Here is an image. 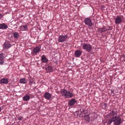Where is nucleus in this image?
I'll return each instance as SVG.
<instances>
[{
    "instance_id": "nucleus-1",
    "label": "nucleus",
    "mask_w": 125,
    "mask_h": 125,
    "mask_svg": "<svg viewBox=\"0 0 125 125\" xmlns=\"http://www.w3.org/2000/svg\"><path fill=\"white\" fill-rule=\"evenodd\" d=\"M117 112L116 110H113L106 116L107 119L108 120L107 125H110L113 122L115 125H119L121 123V119L119 117H117Z\"/></svg>"
},
{
    "instance_id": "nucleus-2",
    "label": "nucleus",
    "mask_w": 125,
    "mask_h": 125,
    "mask_svg": "<svg viewBox=\"0 0 125 125\" xmlns=\"http://www.w3.org/2000/svg\"><path fill=\"white\" fill-rule=\"evenodd\" d=\"M80 113H79V115L80 117H84L85 119L89 121L90 120V117L89 115H88L85 114L87 111L86 110H84L83 109H80Z\"/></svg>"
},
{
    "instance_id": "nucleus-3",
    "label": "nucleus",
    "mask_w": 125,
    "mask_h": 125,
    "mask_svg": "<svg viewBox=\"0 0 125 125\" xmlns=\"http://www.w3.org/2000/svg\"><path fill=\"white\" fill-rule=\"evenodd\" d=\"M67 37L68 36L67 35H61L59 37L58 41L59 42H63L66 41Z\"/></svg>"
},
{
    "instance_id": "nucleus-4",
    "label": "nucleus",
    "mask_w": 125,
    "mask_h": 125,
    "mask_svg": "<svg viewBox=\"0 0 125 125\" xmlns=\"http://www.w3.org/2000/svg\"><path fill=\"white\" fill-rule=\"evenodd\" d=\"M83 49L86 51L90 52L92 50L91 46L90 44H84L83 46Z\"/></svg>"
},
{
    "instance_id": "nucleus-5",
    "label": "nucleus",
    "mask_w": 125,
    "mask_h": 125,
    "mask_svg": "<svg viewBox=\"0 0 125 125\" xmlns=\"http://www.w3.org/2000/svg\"><path fill=\"white\" fill-rule=\"evenodd\" d=\"M85 24L89 26H91L92 25V23L90 18H86L84 20Z\"/></svg>"
},
{
    "instance_id": "nucleus-6",
    "label": "nucleus",
    "mask_w": 125,
    "mask_h": 125,
    "mask_svg": "<svg viewBox=\"0 0 125 125\" xmlns=\"http://www.w3.org/2000/svg\"><path fill=\"white\" fill-rule=\"evenodd\" d=\"M41 47L39 46L35 47L33 50V52L35 54L39 53L41 51Z\"/></svg>"
},
{
    "instance_id": "nucleus-7",
    "label": "nucleus",
    "mask_w": 125,
    "mask_h": 125,
    "mask_svg": "<svg viewBox=\"0 0 125 125\" xmlns=\"http://www.w3.org/2000/svg\"><path fill=\"white\" fill-rule=\"evenodd\" d=\"M122 22V20L121 18L118 16H117L115 19V23L116 24H120Z\"/></svg>"
},
{
    "instance_id": "nucleus-8",
    "label": "nucleus",
    "mask_w": 125,
    "mask_h": 125,
    "mask_svg": "<svg viewBox=\"0 0 125 125\" xmlns=\"http://www.w3.org/2000/svg\"><path fill=\"white\" fill-rule=\"evenodd\" d=\"M76 102L77 101L75 99H72L69 101L68 104L70 106H71Z\"/></svg>"
},
{
    "instance_id": "nucleus-9",
    "label": "nucleus",
    "mask_w": 125,
    "mask_h": 125,
    "mask_svg": "<svg viewBox=\"0 0 125 125\" xmlns=\"http://www.w3.org/2000/svg\"><path fill=\"white\" fill-rule=\"evenodd\" d=\"M5 57L4 56L3 53L0 54V64H2L4 62V59Z\"/></svg>"
},
{
    "instance_id": "nucleus-10",
    "label": "nucleus",
    "mask_w": 125,
    "mask_h": 125,
    "mask_svg": "<svg viewBox=\"0 0 125 125\" xmlns=\"http://www.w3.org/2000/svg\"><path fill=\"white\" fill-rule=\"evenodd\" d=\"M106 28L105 26H103L102 28H100L97 30L98 32L102 33L103 32H105L107 31Z\"/></svg>"
},
{
    "instance_id": "nucleus-11",
    "label": "nucleus",
    "mask_w": 125,
    "mask_h": 125,
    "mask_svg": "<svg viewBox=\"0 0 125 125\" xmlns=\"http://www.w3.org/2000/svg\"><path fill=\"white\" fill-rule=\"evenodd\" d=\"M73 95L72 93L69 91H67L65 97L66 98H70L72 97Z\"/></svg>"
},
{
    "instance_id": "nucleus-12",
    "label": "nucleus",
    "mask_w": 125,
    "mask_h": 125,
    "mask_svg": "<svg viewBox=\"0 0 125 125\" xmlns=\"http://www.w3.org/2000/svg\"><path fill=\"white\" fill-rule=\"evenodd\" d=\"M42 61L43 62L46 63L48 61V60L47 59L45 55H43L42 57Z\"/></svg>"
},
{
    "instance_id": "nucleus-13",
    "label": "nucleus",
    "mask_w": 125,
    "mask_h": 125,
    "mask_svg": "<svg viewBox=\"0 0 125 125\" xmlns=\"http://www.w3.org/2000/svg\"><path fill=\"white\" fill-rule=\"evenodd\" d=\"M8 28V26L4 23L0 24V29H6Z\"/></svg>"
},
{
    "instance_id": "nucleus-14",
    "label": "nucleus",
    "mask_w": 125,
    "mask_h": 125,
    "mask_svg": "<svg viewBox=\"0 0 125 125\" xmlns=\"http://www.w3.org/2000/svg\"><path fill=\"white\" fill-rule=\"evenodd\" d=\"M0 82L1 83L6 84L8 83V80L7 78H2L0 80Z\"/></svg>"
},
{
    "instance_id": "nucleus-15",
    "label": "nucleus",
    "mask_w": 125,
    "mask_h": 125,
    "mask_svg": "<svg viewBox=\"0 0 125 125\" xmlns=\"http://www.w3.org/2000/svg\"><path fill=\"white\" fill-rule=\"evenodd\" d=\"M51 96V94L48 93L46 92L45 94L44 97L46 99H49L50 98Z\"/></svg>"
},
{
    "instance_id": "nucleus-16",
    "label": "nucleus",
    "mask_w": 125,
    "mask_h": 125,
    "mask_svg": "<svg viewBox=\"0 0 125 125\" xmlns=\"http://www.w3.org/2000/svg\"><path fill=\"white\" fill-rule=\"evenodd\" d=\"M21 30L22 31H26L27 30V27L26 25L21 26L20 27Z\"/></svg>"
},
{
    "instance_id": "nucleus-17",
    "label": "nucleus",
    "mask_w": 125,
    "mask_h": 125,
    "mask_svg": "<svg viewBox=\"0 0 125 125\" xmlns=\"http://www.w3.org/2000/svg\"><path fill=\"white\" fill-rule=\"evenodd\" d=\"M21 83L25 84L27 83V80L24 78L21 79L19 81Z\"/></svg>"
},
{
    "instance_id": "nucleus-18",
    "label": "nucleus",
    "mask_w": 125,
    "mask_h": 125,
    "mask_svg": "<svg viewBox=\"0 0 125 125\" xmlns=\"http://www.w3.org/2000/svg\"><path fill=\"white\" fill-rule=\"evenodd\" d=\"M23 99L24 101H29L30 99V97L29 95H26L23 97Z\"/></svg>"
},
{
    "instance_id": "nucleus-19",
    "label": "nucleus",
    "mask_w": 125,
    "mask_h": 125,
    "mask_svg": "<svg viewBox=\"0 0 125 125\" xmlns=\"http://www.w3.org/2000/svg\"><path fill=\"white\" fill-rule=\"evenodd\" d=\"M4 47L6 49H8L11 47L10 44L9 43H4L3 45Z\"/></svg>"
},
{
    "instance_id": "nucleus-20",
    "label": "nucleus",
    "mask_w": 125,
    "mask_h": 125,
    "mask_svg": "<svg viewBox=\"0 0 125 125\" xmlns=\"http://www.w3.org/2000/svg\"><path fill=\"white\" fill-rule=\"evenodd\" d=\"M46 69L48 70L49 72H52L53 71L52 67L50 66H49L48 67H46Z\"/></svg>"
},
{
    "instance_id": "nucleus-21",
    "label": "nucleus",
    "mask_w": 125,
    "mask_h": 125,
    "mask_svg": "<svg viewBox=\"0 0 125 125\" xmlns=\"http://www.w3.org/2000/svg\"><path fill=\"white\" fill-rule=\"evenodd\" d=\"M19 36V34L18 32H15L13 34V36L15 38L17 39Z\"/></svg>"
},
{
    "instance_id": "nucleus-22",
    "label": "nucleus",
    "mask_w": 125,
    "mask_h": 125,
    "mask_svg": "<svg viewBox=\"0 0 125 125\" xmlns=\"http://www.w3.org/2000/svg\"><path fill=\"white\" fill-rule=\"evenodd\" d=\"M67 91V90H63L61 91V93L63 95L65 96Z\"/></svg>"
},
{
    "instance_id": "nucleus-23",
    "label": "nucleus",
    "mask_w": 125,
    "mask_h": 125,
    "mask_svg": "<svg viewBox=\"0 0 125 125\" xmlns=\"http://www.w3.org/2000/svg\"><path fill=\"white\" fill-rule=\"evenodd\" d=\"M107 31L108 30H111L112 29V27L110 26H107L106 27Z\"/></svg>"
},
{
    "instance_id": "nucleus-24",
    "label": "nucleus",
    "mask_w": 125,
    "mask_h": 125,
    "mask_svg": "<svg viewBox=\"0 0 125 125\" xmlns=\"http://www.w3.org/2000/svg\"><path fill=\"white\" fill-rule=\"evenodd\" d=\"M75 56L76 57H78V50H77L75 52Z\"/></svg>"
},
{
    "instance_id": "nucleus-25",
    "label": "nucleus",
    "mask_w": 125,
    "mask_h": 125,
    "mask_svg": "<svg viewBox=\"0 0 125 125\" xmlns=\"http://www.w3.org/2000/svg\"><path fill=\"white\" fill-rule=\"evenodd\" d=\"M107 104L106 103H104L103 105V107L104 108H105L107 107Z\"/></svg>"
},
{
    "instance_id": "nucleus-26",
    "label": "nucleus",
    "mask_w": 125,
    "mask_h": 125,
    "mask_svg": "<svg viewBox=\"0 0 125 125\" xmlns=\"http://www.w3.org/2000/svg\"><path fill=\"white\" fill-rule=\"evenodd\" d=\"M22 117L21 116V117H19L18 118V119L19 120H22Z\"/></svg>"
},
{
    "instance_id": "nucleus-27",
    "label": "nucleus",
    "mask_w": 125,
    "mask_h": 125,
    "mask_svg": "<svg viewBox=\"0 0 125 125\" xmlns=\"http://www.w3.org/2000/svg\"><path fill=\"white\" fill-rule=\"evenodd\" d=\"M33 83V82H31V81H30V82L29 83V85H31V84Z\"/></svg>"
},
{
    "instance_id": "nucleus-28",
    "label": "nucleus",
    "mask_w": 125,
    "mask_h": 125,
    "mask_svg": "<svg viewBox=\"0 0 125 125\" xmlns=\"http://www.w3.org/2000/svg\"><path fill=\"white\" fill-rule=\"evenodd\" d=\"M81 52L79 50V56L81 54Z\"/></svg>"
},
{
    "instance_id": "nucleus-29",
    "label": "nucleus",
    "mask_w": 125,
    "mask_h": 125,
    "mask_svg": "<svg viewBox=\"0 0 125 125\" xmlns=\"http://www.w3.org/2000/svg\"><path fill=\"white\" fill-rule=\"evenodd\" d=\"M1 14L0 13V18H1Z\"/></svg>"
},
{
    "instance_id": "nucleus-30",
    "label": "nucleus",
    "mask_w": 125,
    "mask_h": 125,
    "mask_svg": "<svg viewBox=\"0 0 125 125\" xmlns=\"http://www.w3.org/2000/svg\"><path fill=\"white\" fill-rule=\"evenodd\" d=\"M1 108L0 107V112L1 111Z\"/></svg>"
},
{
    "instance_id": "nucleus-31",
    "label": "nucleus",
    "mask_w": 125,
    "mask_h": 125,
    "mask_svg": "<svg viewBox=\"0 0 125 125\" xmlns=\"http://www.w3.org/2000/svg\"><path fill=\"white\" fill-rule=\"evenodd\" d=\"M82 107H83V105H82Z\"/></svg>"
}]
</instances>
